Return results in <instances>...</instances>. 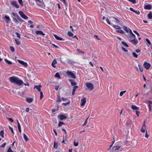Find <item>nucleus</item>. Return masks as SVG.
Instances as JSON below:
<instances>
[{
	"label": "nucleus",
	"mask_w": 152,
	"mask_h": 152,
	"mask_svg": "<svg viewBox=\"0 0 152 152\" xmlns=\"http://www.w3.org/2000/svg\"><path fill=\"white\" fill-rule=\"evenodd\" d=\"M144 8L147 10H150L151 9V6L150 5H146L144 6Z\"/></svg>",
	"instance_id": "f3484780"
},
{
	"label": "nucleus",
	"mask_w": 152,
	"mask_h": 152,
	"mask_svg": "<svg viewBox=\"0 0 152 152\" xmlns=\"http://www.w3.org/2000/svg\"><path fill=\"white\" fill-rule=\"evenodd\" d=\"M10 49L11 50V51L12 52H14L15 51V49L14 47H12V46H10Z\"/></svg>",
	"instance_id": "603ef678"
},
{
	"label": "nucleus",
	"mask_w": 152,
	"mask_h": 152,
	"mask_svg": "<svg viewBox=\"0 0 152 152\" xmlns=\"http://www.w3.org/2000/svg\"><path fill=\"white\" fill-rule=\"evenodd\" d=\"M7 144V143H6V142H4V143L3 144H2L1 146V147H4L5 146V145Z\"/></svg>",
	"instance_id": "e2e57ef3"
},
{
	"label": "nucleus",
	"mask_w": 152,
	"mask_h": 152,
	"mask_svg": "<svg viewBox=\"0 0 152 152\" xmlns=\"http://www.w3.org/2000/svg\"><path fill=\"white\" fill-rule=\"evenodd\" d=\"M126 92V91L121 92H120V96H122L123 95V94H124V93H125Z\"/></svg>",
	"instance_id": "c03bdc74"
},
{
	"label": "nucleus",
	"mask_w": 152,
	"mask_h": 152,
	"mask_svg": "<svg viewBox=\"0 0 152 152\" xmlns=\"http://www.w3.org/2000/svg\"><path fill=\"white\" fill-rule=\"evenodd\" d=\"M13 21L15 23H18V20L16 18H13Z\"/></svg>",
	"instance_id": "a19ab883"
},
{
	"label": "nucleus",
	"mask_w": 152,
	"mask_h": 152,
	"mask_svg": "<svg viewBox=\"0 0 152 152\" xmlns=\"http://www.w3.org/2000/svg\"><path fill=\"white\" fill-rule=\"evenodd\" d=\"M4 18L6 19V22L7 23H9L10 21H11V20L9 16H5L4 17Z\"/></svg>",
	"instance_id": "dca6fc26"
},
{
	"label": "nucleus",
	"mask_w": 152,
	"mask_h": 152,
	"mask_svg": "<svg viewBox=\"0 0 152 152\" xmlns=\"http://www.w3.org/2000/svg\"><path fill=\"white\" fill-rule=\"evenodd\" d=\"M67 34L69 37H72L73 35V34L70 31L68 32Z\"/></svg>",
	"instance_id": "72a5a7b5"
},
{
	"label": "nucleus",
	"mask_w": 152,
	"mask_h": 152,
	"mask_svg": "<svg viewBox=\"0 0 152 152\" xmlns=\"http://www.w3.org/2000/svg\"><path fill=\"white\" fill-rule=\"evenodd\" d=\"M86 99L84 97L81 100L80 105L81 106H83L84 105L86 102Z\"/></svg>",
	"instance_id": "f8f14e48"
},
{
	"label": "nucleus",
	"mask_w": 152,
	"mask_h": 152,
	"mask_svg": "<svg viewBox=\"0 0 152 152\" xmlns=\"http://www.w3.org/2000/svg\"><path fill=\"white\" fill-rule=\"evenodd\" d=\"M116 31L118 33H119L122 34H124V32L122 30L120 29Z\"/></svg>",
	"instance_id": "2f4dec72"
},
{
	"label": "nucleus",
	"mask_w": 152,
	"mask_h": 152,
	"mask_svg": "<svg viewBox=\"0 0 152 152\" xmlns=\"http://www.w3.org/2000/svg\"><path fill=\"white\" fill-rule=\"evenodd\" d=\"M64 124L63 122L59 121L58 123V126L59 127H61L62 126L63 124Z\"/></svg>",
	"instance_id": "c9c22d12"
},
{
	"label": "nucleus",
	"mask_w": 152,
	"mask_h": 152,
	"mask_svg": "<svg viewBox=\"0 0 152 152\" xmlns=\"http://www.w3.org/2000/svg\"><path fill=\"white\" fill-rule=\"evenodd\" d=\"M40 99H42L43 97V92L41 91H40Z\"/></svg>",
	"instance_id": "4c0bfd02"
},
{
	"label": "nucleus",
	"mask_w": 152,
	"mask_h": 152,
	"mask_svg": "<svg viewBox=\"0 0 152 152\" xmlns=\"http://www.w3.org/2000/svg\"><path fill=\"white\" fill-rule=\"evenodd\" d=\"M148 17L149 19H152V14L151 12H150L148 14Z\"/></svg>",
	"instance_id": "bb28decb"
},
{
	"label": "nucleus",
	"mask_w": 152,
	"mask_h": 152,
	"mask_svg": "<svg viewBox=\"0 0 152 152\" xmlns=\"http://www.w3.org/2000/svg\"><path fill=\"white\" fill-rule=\"evenodd\" d=\"M106 21L107 23L109 24L110 25L112 26L113 25L112 23H111L110 22L108 19V18H107L106 19Z\"/></svg>",
	"instance_id": "c756f323"
},
{
	"label": "nucleus",
	"mask_w": 152,
	"mask_h": 152,
	"mask_svg": "<svg viewBox=\"0 0 152 152\" xmlns=\"http://www.w3.org/2000/svg\"><path fill=\"white\" fill-rule=\"evenodd\" d=\"M128 30H129V32L131 34V37L130 36V37H133V38L136 37L135 35L132 33V31L129 28H128Z\"/></svg>",
	"instance_id": "5701e85b"
},
{
	"label": "nucleus",
	"mask_w": 152,
	"mask_h": 152,
	"mask_svg": "<svg viewBox=\"0 0 152 152\" xmlns=\"http://www.w3.org/2000/svg\"><path fill=\"white\" fill-rule=\"evenodd\" d=\"M18 61L21 64L23 65L24 67H26L28 65V64L26 62H25L23 61L18 59Z\"/></svg>",
	"instance_id": "9d476101"
},
{
	"label": "nucleus",
	"mask_w": 152,
	"mask_h": 152,
	"mask_svg": "<svg viewBox=\"0 0 152 152\" xmlns=\"http://www.w3.org/2000/svg\"><path fill=\"white\" fill-rule=\"evenodd\" d=\"M69 102L66 103H63L62 104V105H67L69 104Z\"/></svg>",
	"instance_id": "680f3d73"
},
{
	"label": "nucleus",
	"mask_w": 152,
	"mask_h": 152,
	"mask_svg": "<svg viewBox=\"0 0 152 152\" xmlns=\"http://www.w3.org/2000/svg\"><path fill=\"white\" fill-rule=\"evenodd\" d=\"M140 113V112L139 111H137V110L135 112L136 114L137 115L138 117L139 116Z\"/></svg>",
	"instance_id": "bf43d9fd"
},
{
	"label": "nucleus",
	"mask_w": 152,
	"mask_h": 152,
	"mask_svg": "<svg viewBox=\"0 0 152 152\" xmlns=\"http://www.w3.org/2000/svg\"><path fill=\"white\" fill-rule=\"evenodd\" d=\"M41 85H37V86H35L34 87V89L36 88L40 92L41 91Z\"/></svg>",
	"instance_id": "6ab92c4d"
},
{
	"label": "nucleus",
	"mask_w": 152,
	"mask_h": 152,
	"mask_svg": "<svg viewBox=\"0 0 152 152\" xmlns=\"http://www.w3.org/2000/svg\"><path fill=\"white\" fill-rule=\"evenodd\" d=\"M18 1L20 5L21 6H23V4L22 1V0H18Z\"/></svg>",
	"instance_id": "e433bc0d"
},
{
	"label": "nucleus",
	"mask_w": 152,
	"mask_h": 152,
	"mask_svg": "<svg viewBox=\"0 0 152 152\" xmlns=\"http://www.w3.org/2000/svg\"><path fill=\"white\" fill-rule=\"evenodd\" d=\"M58 110V108H57V109H52V112H54Z\"/></svg>",
	"instance_id": "69168bd1"
},
{
	"label": "nucleus",
	"mask_w": 152,
	"mask_h": 152,
	"mask_svg": "<svg viewBox=\"0 0 152 152\" xmlns=\"http://www.w3.org/2000/svg\"><path fill=\"white\" fill-rule=\"evenodd\" d=\"M15 41L16 44L18 45H19L20 43V42L17 39H15Z\"/></svg>",
	"instance_id": "8fccbe9b"
},
{
	"label": "nucleus",
	"mask_w": 152,
	"mask_h": 152,
	"mask_svg": "<svg viewBox=\"0 0 152 152\" xmlns=\"http://www.w3.org/2000/svg\"><path fill=\"white\" fill-rule=\"evenodd\" d=\"M58 118H59L60 121H62L67 118V117L63 115H58Z\"/></svg>",
	"instance_id": "9b49d317"
},
{
	"label": "nucleus",
	"mask_w": 152,
	"mask_h": 152,
	"mask_svg": "<svg viewBox=\"0 0 152 152\" xmlns=\"http://www.w3.org/2000/svg\"><path fill=\"white\" fill-rule=\"evenodd\" d=\"M4 60H5V62H6V63L9 65H11V64H12V63L11 61L8 60L7 59H4Z\"/></svg>",
	"instance_id": "a878e982"
},
{
	"label": "nucleus",
	"mask_w": 152,
	"mask_h": 152,
	"mask_svg": "<svg viewBox=\"0 0 152 152\" xmlns=\"http://www.w3.org/2000/svg\"><path fill=\"white\" fill-rule=\"evenodd\" d=\"M116 29H120L121 28V27L118 26H116L113 25V24L112 25Z\"/></svg>",
	"instance_id": "f704fd0d"
},
{
	"label": "nucleus",
	"mask_w": 152,
	"mask_h": 152,
	"mask_svg": "<svg viewBox=\"0 0 152 152\" xmlns=\"http://www.w3.org/2000/svg\"><path fill=\"white\" fill-rule=\"evenodd\" d=\"M127 39L129 42L132 43L134 45H136L138 43V40L136 37L134 38L133 39H131L130 36H128Z\"/></svg>",
	"instance_id": "7ed1b4c3"
},
{
	"label": "nucleus",
	"mask_w": 152,
	"mask_h": 152,
	"mask_svg": "<svg viewBox=\"0 0 152 152\" xmlns=\"http://www.w3.org/2000/svg\"><path fill=\"white\" fill-rule=\"evenodd\" d=\"M69 81L70 82L72 86H76L77 83L73 80L69 79Z\"/></svg>",
	"instance_id": "2eb2a0df"
},
{
	"label": "nucleus",
	"mask_w": 152,
	"mask_h": 152,
	"mask_svg": "<svg viewBox=\"0 0 152 152\" xmlns=\"http://www.w3.org/2000/svg\"><path fill=\"white\" fill-rule=\"evenodd\" d=\"M78 145V142H76L75 141L74 143V145L75 146H77Z\"/></svg>",
	"instance_id": "13d9d810"
},
{
	"label": "nucleus",
	"mask_w": 152,
	"mask_h": 152,
	"mask_svg": "<svg viewBox=\"0 0 152 152\" xmlns=\"http://www.w3.org/2000/svg\"><path fill=\"white\" fill-rule=\"evenodd\" d=\"M78 88V86H75L73 87L72 89V94L73 95H74L75 94V92L77 88Z\"/></svg>",
	"instance_id": "aec40b11"
},
{
	"label": "nucleus",
	"mask_w": 152,
	"mask_h": 152,
	"mask_svg": "<svg viewBox=\"0 0 152 152\" xmlns=\"http://www.w3.org/2000/svg\"><path fill=\"white\" fill-rule=\"evenodd\" d=\"M131 108L132 109L134 110H137L139 109V107L134 105H132L131 106Z\"/></svg>",
	"instance_id": "4be33fe9"
},
{
	"label": "nucleus",
	"mask_w": 152,
	"mask_h": 152,
	"mask_svg": "<svg viewBox=\"0 0 152 152\" xmlns=\"http://www.w3.org/2000/svg\"><path fill=\"white\" fill-rule=\"evenodd\" d=\"M121 49H122V50L124 51H125V52H128V50L126 49L125 48H124L123 47H122L121 48Z\"/></svg>",
	"instance_id": "4d7b16f0"
},
{
	"label": "nucleus",
	"mask_w": 152,
	"mask_h": 152,
	"mask_svg": "<svg viewBox=\"0 0 152 152\" xmlns=\"http://www.w3.org/2000/svg\"><path fill=\"white\" fill-rule=\"evenodd\" d=\"M60 0V1H61L66 6L67 5V4L66 3V2L65 0Z\"/></svg>",
	"instance_id": "37998d69"
},
{
	"label": "nucleus",
	"mask_w": 152,
	"mask_h": 152,
	"mask_svg": "<svg viewBox=\"0 0 152 152\" xmlns=\"http://www.w3.org/2000/svg\"><path fill=\"white\" fill-rule=\"evenodd\" d=\"M111 18L112 19L115 20H116V22L117 23H119L120 22V21L118 20L117 19L114 17Z\"/></svg>",
	"instance_id": "a18cd8bd"
},
{
	"label": "nucleus",
	"mask_w": 152,
	"mask_h": 152,
	"mask_svg": "<svg viewBox=\"0 0 152 152\" xmlns=\"http://www.w3.org/2000/svg\"><path fill=\"white\" fill-rule=\"evenodd\" d=\"M15 33L16 34V35L17 36V37L20 38V34L18 32H15Z\"/></svg>",
	"instance_id": "052dcab7"
},
{
	"label": "nucleus",
	"mask_w": 152,
	"mask_h": 152,
	"mask_svg": "<svg viewBox=\"0 0 152 152\" xmlns=\"http://www.w3.org/2000/svg\"><path fill=\"white\" fill-rule=\"evenodd\" d=\"M18 13L21 17L24 19L27 20L28 19V17L23 13V12L22 11H19Z\"/></svg>",
	"instance_id": "423d86ee"
},
{
	"label": "nucleus",
	"mask_w": 152,
	"mask_h": 152,
	"mask_svg": "<svg viewBox=\"0 0 152 152\" xmlns=\"http://www.w3.org/2000/svg\"><path fill=\"white\" fill-rule=\"evenodd\" d=\"M61 100L60 96H58L57 99V102H61Z\"/></svg>",
	"instance_id": "79ce46f5"
},
{
	"label": "nucleus",
	"mask_w": 152,
	"mask_h": 152,
	"mask_svg": "<svg viewBox=\"0 0 152 152\" xmlns=\"http://www.w3.org/2000/svg\"><path fill=\"white\" fill-rule=\"evenodd\" d=\"M138 66L140 71L141 72H142L143 71L142 67V66H140L139 64L138 65Z\"/></svg>",
	"instance_id": "49530a36"
},
{
	"label": "nucleus",
	"mask_w": 152,
	"mask_h": 152,
	"mask_svg": "<svg viewBox=\"0 0 152 152\" xmlns=\"http://www.w3.org/2000/svg\"><path fill=\"white\" fill-rule=\"evenodd\" d=\"M37 34H40L43 35H45V34L43 33L42 31H37L35 32Z\"/></svg>",
	"instance_id": "412c9836"
},
{
	"label": "nucleus",
	"mask_w": 152,
	"mask_h": 152,
	"mask_svg": "<svg viewBox=\"0 0 152 152\" xmlns=\"http://www.w3.org/2000/svg\"><path fill=\"white\" fill-rule=\"evenodd\" d=\"M145 137L148 138L149 137V135L148 134L147 132L146 131V133H145Z\"/></svg>",
	"instance_id": "0e129e2a"
},
{
	"label": "nucleus",
	"mask_w": 152,
	"mask_h": 152,
	"mask_svg": "<svg viewBox=\"0 0 152 152\" xmlns=\"http://www.w3.org/2000/svg\"><path fill=\"white\" fill-rule=\"evenodd\" d=\"M146 131V130H145V121H143L142 127L140 129V132L142 133H144Z\"/></svg>",
	"instance_id": "6e6552de"
},
{
	"label": "nucleus",
	"mask_w": 152,
	"mask_h": 152,
	"mask_svg": "<svg viewBox=\"0 0 152 152\" xmlns=\"http://www.w3.org/2000/svg\"><path fill=\"white\" fill-rule=\"evenodd\" d=\"M148 108H149V111H151V106L150 104H148Z\"/></svg>",
	"instance_id": "774afa93"
},
{
	"label": "nucleus",
	"mask_w": 152,
	"mask_h": 152,
	"mask_svg": "<svg viewBox=\"0 0 152 152\" xmlns=\"http://www.w3.org/2000/svg\"><path fill=\"white\" fill-rule=\"evenodd\" d=\"M146 41L149 45H151V42H150V40L148 39H146Z\"/></svg>",
	"instance_id": "3c124183"
},
{
	"label": "nucleus",
	"mask_w": 152,
	"mask_h": 152,
	"mask_svg": "<svg viewBox=\"0 0 152 152\" xmlns=\"http://www.w3.org/2000/svg\"><path fill=\"white\" fill-rule=\"evenodd\" d=\"M120 147L118 146H114L112 148V152H118Z\"/></svg>",
	"instance_id": "1a4fd4ad"
},
{
	"label": "nucleus",
	"mask_w": 152,
	"mask_h": 152,
	"mask_svg": "<svg viewBox=\"0 0 152 152\" xmlns=\"http://www.w3.org/2000/svg\"><path fill=\"white\" fill-rule=\"evenodd\" d=\"M35 1L38 6L42 8H45V6L43 0H35Z\"/></svg>",
	"instance_id": "f03ea898"
},
{
	"label": "nucleus",
	"mask_w": 152,
	"mask_h": 152,
	"mask_svg": "<svg viewBox=\"0 0 152 152\" xmlns=\"http://www.w3.org/2000/svg\"><path fill=\"white\" fill-rule=\"evenodd\" d=\"M86 85L87 88L90 91L92 90L94 88V86L91 83H86Z\"/></svg>",
	"instance_id": "39448f33"
},
{
	"label": "nucleus",
	"mask_w": 152,
	"mask_h": 152,
	"mask_svg": "<svg viewBox=\"0 0 152 152\" xmlns=\"http://www.w3.org/2000/svg\"><path fill=\"white\" fill-rule=\"evenodd\" d=\"M9 80L12 83H13L18 86H21L23 83V81L16 76H13L9 78Z\"/></svg>",
	"instance_id": "f257e3e1"
},
{
	"label": "nucleus",
	"mask_w": 152,
	"mask_h": 152,
	"mask_svg": "<svg viewBox=\"0 0 152 152\" xmlns=\"http://www.w3.org/2000/svg\"><path fill=\"white\" fill-rule=\"evenodd\" d=\"M143 66L146 69L148 70L151 67V65L150 64L147 63L146 61H145L143 64Z\"/></svg>",
	"instance_id": "0eeeda50"
},
{
	"label": "nucleus",
	"mask_w": 152,
	"mask_h": 152,
	"mask_svg": "<svg viewBox=\"0 0 152 152\" xmlns=\"http://www.w3.org/2000/svg\"><path fill=\"white\" fill-rule=\"evenodd\" d=\"M66 73L67 75L69 77L73 79H75L76 78V76L75 74L70 71H66Z\"/></svg>",
	"instance_id": "20e7f679"
},
{
	"label": "nucleus",
	"mask_w": 152,
	"mask_h": 152,
	"mask_svg": "<svg viewBox=\"0 0 152 152\" xmlns=\"http://www.w3.org/2000/svg\"><path fill=\"white\" fill-rule=\"evenodd\" d=\"M132 54L133 56L134 57H135V58H137L138 55L135 53L133 52Z\"/></svg>",
	"instance_id": "ea45409f"
},
{
	"label": "nucleus",
	"mask_w": 152,
	"mask_h": 152,
	"mask_svg": "<svg viewBox=\"0 0 152 152\" xmlns=\"http://www.w3.org/2000/svg\"><path fill=\"white\" fill-rule=\"evenodd\" d=\"M54 77L56 78H58L60 79L61 78L60 75H59V73L58 72H57L56 73V74L55 75Z\"/></svg>",
	"instance_id": "cd10ccee"
},
{
	"label": "nucleus",
	"mask_w": 152,
	"mask_h": 152,
	"mask_svg": "<svg viewBox=\"0 0 152 152\" xmlns=\"http://www.w3.org/2000/svg\"><path fill=\"white\" fill-rule=\"evenodd\" d=\"M12 15H13L14 17L16 18H17V17L19 16L17 14H15L14 12H12L11 14Z\"/></svg>",
	"instance_id": "7c9ffc66"
},
{
	"label": "nucleus",
	"mask_w": 152,
	"mask_h": 152,
	"mask_svg": "<svg viewBox=\"0 0 152 152\" xmlns=\"http://www.w3.org/2000/svg\"><path fill=\"white\" fill-rule=\"evenodd\" d=\"M121 43H122V44L123 45H124V46H125V47H129L128 45H127V43L126 42H125L124 41H122L121 42Z\"/></svg>",
	"instance_id": "c85d7f7f"
},
{
	"label": "nucleus",
	"mask_w": 152,
	"mask_h": 152,
	"mask_svg": "<svg viewBox=\"0 0 152 152\" xmlns=\"http://www.w3.org/2000/svg\"><path fill=\"white\" fill-rule=\"evenodd\" d=\"M54 36L55 38L57 40H60V41H64V39L63 38H61L55 34H54Z\"/></svg>",
	"instance_id": "4468645a"
},
{
	"label": "nucleus",
	"mask_w": 152,
	"mask_h": 152,
	"mask_svg": "<svg viewBox=\"0 0 152 152\" xmlns=\"http://www.w3.org/2000/svg\"><path fill=\"white\" fill-rule=\"evenodd\" d=\"M23 138L27 142L28 140V139L27 136L25 134H23Z\"/></svg>",
	"instance_id": "393cba45"
},
{
	"label": "nucleus",
	"mask_w": 152,
	"mask_h": 152,
	"mask_svg": "<svg viewBox=\"0 0 152 152\" xmlns=\"http://www.w3.org/2000/svg\"><path fill=\"white\" fill-rule=\"evenodd\" d=\"M124 30L126 32H128L129 31V30H128V29H127V28L126 26L123 27Z\"/></svg>",
	"instance_id": "5fc2aeb1"
},
{
	"label": "nucleus",
	"mask_w": 152,
	"mask_h": 152,
	"mask_svg": "<svg viewBox=\"0 0 152 152\" xmlns=\"http://www.w3.org/2000/svg\"><path fill=\"white\" fill-rule=\"evenodd\" d=\"M9 128L10 129V130L11 132L13 134H14V132H13V129L10 126H9Z\"/></svg>",
	"instance_id": "de8ad7c7"
},
{
	"label": "nucleus",
	"mask_w": 152,
	"mask_h": 152,
	"mask_svg": "<svg viewBox=\"0 0 152 152\" xmlns=\"http://www.w3.org/2000/svg\"><path fill=\"white\" fill-rule=\"evenodd\" d=\"M57 62L56 59H54L53 61L52 62L51 64V65L53 66L54 68H55L56 67V66L55 65L57 63Z\"/></svg>",
	"instance_id": "a211bd4d"
},
{
	"label": "nucleus",
	"mask_w": 152,
	"mask_h": 152,
	"mask_svg": "<svg viewBox=\"0 0 152 152\" xmlns=\"http://www.w3.org/2000/svg\"><path fill=\"white\" fill-rule=\"evenodd\" d=\"M18 20L19 21H20L21 23H22L24 21L21 18L19 17V16H18V17L17 18Z\"/></svg>",
	"instance_id": "473e14b6"
},
{
	"label": "nucleus",
	"mask_w": 152,
	"mask_h": 152,
	"mask_svg": "<svg viewBox=\"0 0 152 152\" xmlns=\"http://www.w3.org/2000/svg\"><path fill=\"white\" fill-rule=\"evenodd\" d=\"M0 135L2 137H4V131L3 130H2L0 132Z\"/></svg>",
	"instance_id": "58836bf2"
},
{
	"label": "nucleus",
	"mask_w": 152,
	"mask_h": 152,
	"mask_svg": "<svg viewBox=\"0 0 152 152\" xmlns=\"http://www.w3.org/2000/svg\"><path fill=\"white\" fill-rule=\"evenodd\" d=\"M26 101L28 103L31 102L33 101V99L31 98H27L26 99Z\"/></svg>",
	"instance_id": "b1692460"
},
{
	"label": "nucleus",
	"mask_w": 152,
	"mask_h": 152,
	"mask_svg": "<svg viewBox=\"0 0 152 152\" xmlns=\"http://www.w3.org/2000/svg\"><path fill=\"white\" fill-rule=\"evenodd\" d=\"M11 3L12 5L15 7L16 8H19V6L17 4L16 1H12L11 2Z\"/></svg>",
	"instance_id": "ddd939ff"
},
{
	"label": "nucleus",
	"mask_w": 152,
	"mask_h": 152,
	"mask_svg": "<svg viewBox=\"0 0 152 152\" xmlns=\"http://www.w3.org/2000/svg\"><path fill=\"white\" fill-rule=\"evenodd\" d=\"M88 117L86 119L83 124V126H84L86 125V124H87V120L88 119Z\"/></svg>",
	"instance_id": "6e6d98bb"
},
{
	"label": "nucleus",
	"mask_w": 152,
	"mask_h": 152,
	"mask_svg": "<svg viewBox=\"0 0 152 152\" xmlns=\"http://www.w3.org/2000/svg\"><path fill=\"white\" fill-rule=\"evenodd\" d=\"M137 15H139L140 13V11L139 10H135L134 12Z\"/></svg>",
	"instance_id": "09e8293b"
},
{
	"label": "nucleus",
	"mask_w": 152,
	"mask_h": 152,
	"mask_svg": "<svg viewBox=\"0 0 152 152\" xmlns=\"http://www.w3.org/2000/svg\"><path fill=\"white\" fill-rule=\"evenodd\" d=\"M54 148H56L58 147V144L57 143H56L55 142H54Z\"/></svg>",
	"instance_id": "864d4df0"
},
{
	"label": "nucleus",
	"mask_w": 152,
	"mask_h": 152,
	"mask_svg": "<svg viewBox=\"0 0 152 152\" xmlns=\"http://www.w3.org/2000/svg\"><path fill=\"white\" fill-rule=\"evenodd\" d=\"M52 45L54 47L56 48H59V47L56 45L54 44H52Z\"/></svg>",
	"instance_id": "338daca9"
}]
</instances>
